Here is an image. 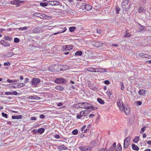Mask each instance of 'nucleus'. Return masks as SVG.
I'll return each mask as SVG.
<instances>
[{
    "label": "nucleus",
    "mask_w": 151,
    "mask_h": 151,
    "mask_svg": "<svg viewBox=\"0 0 151 151\" xmlns=\"http://www.w3.org/2000/svg\"><path fill=\"white\" fill-rule=\"evenodd\" d=\"M131 138L130 137H128L125 138L124 140V146L125 148H128L130 145V140Z\"/></svg>",
    "instance_id": "nucleus-1"
},
{
    "label": "nucleus",
    "mask_w": 151,
    "mask_h": 151,
    "mask_svg": "<svg viewBox=\"0 0 151 151\" xmlns=\"http://www.w3.org/2000/svg\"><path fill=\"white\" fill-rule=\"evenodd\" d=\"M117 106L119 107L120 110L121 111H123L124 109V106L123 102L120 99H119L117 101Z\"/></svg>",
    "instance_id": "nucleus-2"
},
{
    "label": "nucleus",
    "mask_w": 151,
    "mask_h": 151,
    "mask_svg": "<svg viewBox=\"0 0 151 151\" xmlns=\"http://www.w3.org/2000/svg\"><path fill=\"white\" fill-rule=\"evenodd\" d=\"M58 65H52L48 68L49 70L51 72H53L55 70L57 71H59V69L58 68Z\"/></svg>",
    "instance_id": "nucleus-3"
},
{
    "label": "nucleus",
    "mask_w": 151,
    "mask_h": 151,
    "mask_svg": "<svg viewBox=\"0 0 151 151\" xmlns=\"http://www.w3.org/2000/svg\"><path fill=\"white\" fill-rule=\"evenodd\" d=\"M41 30V28L40 27H36L34 29L31 28L30 30V32L33 33H39Z\"/></svg>",
    "instance_id": "nucleus-4"
},
{
    "label": "nucleus",
    "mask_w": 151,
    "mask_h": 151,
    "mask_svg": "<svg viewBox=\"0 0 151 151\" xmlns=\"http://www.w3.org/2000/svg\"><path fill=\"white\" fill-rule=\"evenodd\" d=\"M55 82L57 83H65L66 82V80L63 78H58L55 80Z\"/></svg>",
    "instance_id": "nucleus-5"
},
{
    "label": "nucleus",
    "mask_w": 151,
    "mask_h": 151,
    "mask_svg": "<svg viewBox=\"0 0 151 151\" xmlns=\"http://www.w3.org/2000/svg\"><path fill=\"white\" fill-rule=\"evenodd\" d=\"M79 149L81 151H91V148L88 146H82L79 147Z\"/></svg>",
    "instance_id": "nucleus-6"
},
{
    "label": "nucleus",
    "mask_w": 151,
    "mask_h": 151,
    "mask_svg": "<svg viewBox=\"0 0 151 151\" xmlns=\"http://www.w3.org/2000/svg\"><path fill=\"white\" fill-rule=\"evenodd\" d=\"M33 16L35 17H40L41 19H44L47 16L43 14L40 13H36L33 14Z\"/></svg>",
    "instance_id": "nucleus-7"
},
{
    "label": "nucleus",
    "mask_w": 151,
    "mask_h": 151,
    "mask_svg": "<svg viewBox=\"0 0 151 151\" xmlns=\"http://www.w3.org/2000/svg\"><path fill=\"white\" fill-rule=\"evenodd\" d=\"M23 1H20L19 0H14L10 2V3L13 5H16L18 6L20 5V4L23 2Z\"/></svg>",
    "instance_id": "nucleus-8"
},
{
    "label": "nucleus",
    "mask_w": 151,
    "mask_h": 151,
    "mask_svg": "<svg viewBox=\"0 0 151 151\" xmlns=\"http://www.w3.org/2000/svg\"><path fill=\"white\" fill-rule=\"evenodd\" d=\"M40 82V80L38 78H34L32 79V85L35 86Z\"/></svg>",
    "instance_id": "nucleus-9"
},
{
    "label": "nucleus",
    "mask_w": 151,
    "mask_h": 151,
    "mask_svg": "<svg viewBox=\"0 0 151 151\" xmlns=\"http://www.w3.org/2000/svg\"><path fill=\"white\" fill-rule=\"evenodd\" d=\"M73 46L72 45H65L63 46V50L64 51L69 50L72 49Z\"/></svg>",
    "instance_id": "nucleus-10"
},
{
    "label": "nucleus",
    "mask_w": 151,
    "mask_h": 151,
    "mask_svg": "<svg viewBox=\"0 0 151 151\" xmlns=\"http://www.w3.org/2000/svg\"><path fill=\"white\" fill-rule=\"evenodd\" d=\"M95 73L105 72L107 71V69L102 68H96Z\"/></svg>",
    "instance_id": "nucleus-11"
},
{
    "label": "nucleus",
    "mask_w": 151,
    "mask_h": 151,
    "mask_svg": "<svg viewBox=\"0 0 151 151\" xmlns=\"http://www.w3.org/2000/svg\"><path fill=\"white\" fill-rule=\"evenodd\" d=\"M92 45L94 46L99 47L103 45V43L101 42L94 41L92 42Z\"/></svg>",
    "instance_id": "nucleus-12"
},
{
    "label": "nucleus",
    "mask_w": 151,
    "mask_h": 151,
    "mask_svg": "<svg viewBox=\"0 0 151 151\" xmlns=\"http://www.w3.org/2000/svg\"><path fill=\"white\" fill-rule=\"evenodd\" d=\"M123 111H124V113L127 115H128L130 113V108L128 106H124Z\"/></svg>",
    "instance_id": "nucleus-13"
},
{
    "label": "nucleus",
    "mask_w": 151,
    "mask_h": 151,
    "mask_svg": "<svg viewBox=\"0 0 151 151\" xmlns=\"http://www.w3.org/2000/svg\"><path fill=\"white\" fill-rule=\"evenodd\" d=\"M60 30L58 31L57 32L54 33L52 34V35H55L60 33H63L65 32L67 30L66 28V27H64L63 28H60Z\"/></svg>",
    "instance_id": "nucleus-14"
},
{
    "label": "nucleus",
    "mask_w": 151,
    "mask_h": 151,
    "mask_svg": "<svg viewBox=\"0 0 151 151\" xmlns=\"http://www.w3.org/2000/svg\"><path fill=\"white\" fill-rule=\"evenodd\" d=\"M82 7L83 9H84L86 11L90 10L92 8L91 6L89 4H87L83 6Z\"/></svg>",
    "instance_id": "nucleus-15"
},
{
    "label": "nucleus",
    "mask_w": 151,
    "mask_h": 151,
    "mask_svg": "<svg viewBox=\"0 0 151 151\" xmlns=\"http://www.w3.org/2000/svg\"><path fill=\"white\" fill-rule=\"evenodd\" d=\"M90 111L88 110H85L83 111H81L80 113L81 115L82 114L83 116H86L89 113Z\"/></svg>",
    "instance_id": "nucleus-16"
},
{
    "label": "nucleus",
    "mask_w": 151,
    "mask_h": 151,
    "mask_svg": "<svg viewBox=\"0 0 151 151\" xmlns=\"http://www.w3.org/2000/svg\"><path fill=\"white\" fill-rule=\"evenodd\" d=\"M138 93L139 95L141 96H146L145 91L144 89H140L139 90Z\"/></svg>",
    "instance_id": "nucleus-17"
},
{
    "label": "nucleus",
    "mask_w": 151,
    "mask_h": 151,
    "mask_svg": "<svg viewBox=\"0 0 151 151\" xmlns=\"http://www.w3.org/2000/svg\"><path fill=\"white\" fill-rule=\"evenodd\" d=\"M0 43L4 46H9L10 45V44L9 43L4 40H1Z\"/></svg>",
    "instance_id": "nucleus-18"
},
{
    "label": "nucleus",
    "mask_w": 151,
    "mask_h": 151,
    "mask_svg": "<svg viewBox=\"0 0 151 151\" xmlns=\"http://www.w3.org/2000/svg\"><path fill=\"white\" fill-rule=\"evenodd\" d=\"M26 99H35L37 100H38L40 99V98L39 97L35 96H30L29 97L26 98Z\"/></svg>",
    "instance_id": "nucleus-19"
},
{
    "label": "nucleus",
    "mask_w": 151,
    "mask_h": 151,
    "mask_svg": "<svg viewBox=\"0 0 151 151\" xmlns=\"http://www.w3.org/2000/svg\"><path fill=\"white\" fill-rule=\"evenodd\" d=\"M122 7L123 10L126 11L129 10L130 7V5H123L122 6Z\"/></svg>",
    "instance_id": "nucleus-20"
},
{
    "label": "nucleus",
    "mask_w": 151,
    "mask_h": 151,
    "mask_svg": "<svg viewBox=\"0 0 151 151\" xmlns=\"http://www.w3.org/2000/svg\"><path fill=\"white\" fill-rule=\"evenodd\" d=\"M12 118L13 119H22V115L12 116Z\"/></svg>",
    "instance_id": "nucleus-21"
},
{
    "label": "nucleus",
    "mask_w": 151,
    "mask_h": 151,
    "mask_svg": "<svg viewBox=\"0 0 151 151\" xmlns=\"http://www.w3.org/2000/svg\"><path fill=\"white\" fill-rule=\"evenodd\" d=\"M90 104L88 103L87 102H83V108L86 109H88L89 106Z\"/></svg>",
    "instance_id": "nucleus-22"
},
{
    "label": "nucleus",
    "mask_w": 151,
    "mask_h": 151,
    "mask_svg": "<svg viewBox=\"0 0 151 151\" xmlns=\"http://www.w3.org/2000/svg\"><path fill=\"white\" fill-rule=\"evenodd\" d=\"M116 143L114 142L113 143V144L112 146H111L110 147L109 149V150H108L109 151H114L115 149V147L116 146Z\"/></svg>",
    "instance_id": "nucleus-23"
},
{
    "label": "nucleus",
    "mask_w": 151,
    "mask_h": 151,
    "mask_svg": "<svg viewBox=\"0 0 151 151\" xmlns=\"http://www.w3.org/2000/svg\"><path fill=\"white\" fill-rule=\"evenodd\" d=\"M59 150H65L67 149V147L63 145L59 146L58 147Z\"/></svg>",
    "instance_id": "nucleus-24"
},
{
    "label": "nucleus",
    "mask_w": 151,
    "mask_h": 151,
    "mask_svg": "<svg viewBox=\"0 0 151 151\" xmlns=\"http://www.w3.org/2000/svg\"><path fill=\"white\" fill-rule=\"evenodd\" d=\"M132 148L134 150H139V147L135 145L134 144H132Z\"/></svg>",
    "instance_id": "nucleus-25"
},
{
    "label": "nucleus",
    "mask_w": 151,
    "mask_h": 151,
    "mask_svg": "<svg viewBox=\"0 0 151 151\" xmlns=\"http://www.w3.org/2000/svg\"><path fill=\"white\" fill-rule=\"evenodd\" d=\"M14 55V53L12 52H9L7 54L5 55V56L6 57H10Z\"/></svg>",
    "instance_id": "nucleus-26"
},
{
    "label": "nucleus",
    "mask_w": 151,
    "mask_h": 151,
    "mask_svg": "<svg viewBox=\"0 0 151 151\" xmlns=\"http://www.w3.org/2000/svg\"><path fill=\"white\" fill-rule=\"evenodd\" d=\"M55 88L56 89L59 90L60 91H62L63 89V87L60 86H56L55 87Z\"/></svg>",
    "instance_id": "nucleus-27"
},
{
    "label": "nucleus",
    "mask_w": 151,
    "mask_h": 151,
    "mask_svg": "<svg viewBox=\"0 0 151 151\" xmlns=\"http://www.w3.org/2000/svg\"><path fill=\"white\" fill-rule=\"evenodd\" d=\"M16 84L17 87L19 88L23 87L25 86L24 83H17Z\"/></svg>",
    "instance_id": "nucleus-28"
},
{
    "label": "nucleus",
    "mask_w": 151,
    "mask_h": 151,
    "mask_svg": "<svg viewBox=\"0 0 151 151\" xmlns=\"http://www.w3.org/2000/svg\"><path fill=\"white\" fill-rule=\"evenodd\" d=\"M45 129L43 128H40L37 130L38 132L41 134H42L45 131Z\"/></svg>",
    "instance_id": "nucleus-29"
},
{
    "label": "nucleus",
    "mask_w": 151,
    "mask_h": 151,
    "mask_svg": "<svg viewBox=\"0 0 151 151\" xmlns=\"http://www.w3.org/2000/svg\"><path fill=\"white\" fill-rule=\"evenodd\" d=\"M95 68H87V70L89 71L95 72Z\"/></svg>",
    "instance_id": "nucleus-30"
},
{
    "label": "nucleus",
    "mask_w": 151,
    "mask_h": 151,
    "mask_svg": "<svg viewBox=\"0 0 151 151\" xmlns=\"http://www.w3.org/2000/svg\"><path fill=\"white\" fill-rule=\"evenodd\" d=\"M97 100L98 102L101 104H102L104 103V100L100 98H98Z\"/></svg>",
    "instance_id": "nucleus-31"
},
{
    "label": "nucleus",
    "mask_w": 151,
    "mask_h": 151,
    "mask_svg": "<svg viewBox=\"0 0 151 151\" xmlns=\"http://www.w3.org/2000/svg\"><path fill=\"white\" fill-rule=\"evenodd\" d=\"M129 0H125L123 2H122V6L125 5H129Z\"/></svg>",
    "instance_id": "nucleus-32"
},
{
    "label": "nucleus",
    "mask_w": 151,
    "mask_h": 151,
    "mask_svg": "<svg viewBox=\"0 0 151 151\" xmlns=\"http://www.w3.org/2000/svg\"><path fill=\"white\" fill-rule=\"evenodd\" d=\"M48 3H46V2H45V3H42V2H41V3H40V5L42 6V7H45V6H47L48 5Z\"/></svg>",
    "instance_id": "nucleus-33"
},
{
    "label": "nucleus",
    "mask_w": 151,
    "mask_h": 151,
    "mask_svg": "<svg viewBox=\"0 0 151 151\" xmlns=\"http://www.w3.org/2000/svg\"><path fill=\"white\" fill-rule=\"evenodd\" d=\"M82 54V52L81 51H77L75 53V55H76L81 56Z\"/></svg>",
    "instance_id": "nucleus-34"
},
{
    "label": "nucleus",
    "mask_w": 151,
    "mask_h": 151,
    "mask_svg": "<svg viewBox=\"0 0 151 151\" xmlns=\"http://www.w3.org/2000/svg\"><path fill=\"white\" fill-rule=\"evenodd\" d=\"M76 27H70L69 28V30L70 32H72L74 31L75 30Z\"/></svg>",
    "instance_id": "nucleus-35"
},
{
    "label": "nucleus",
    "mask_w": 151,
    "mask_h": 151,
    "mask_svg": "<svg viewBox=\"0 0 151 151\" xmlns=\"http://www.w3.org/2000/svg\"><path fill=\"white\" fill-rule=\"evenodd\" d=\"M122 147L121 145L119 144L118 145L115 151H122Z\"/></svg>",
    "instance_id": "nucleus-36"
},
{
    "label": "nucleus",
    "mask_w": 151,
    "mask_h": 151,
    "mask_svg": "<svg viewBox=\"0 0 151 151\" xmlns=\"http://www.w3.org/2000/svg\"><path fill=\"white\" fill-rule=\"evenodd\" d=\"M7 82L9 83H13L14 82H16L17 81V80L13 81L10 79H8L7 80Z\"/></svg>",
    "instance_id": "nucleus-37"
},
{
    "label": "nucleus",
    "mask_w": 151,
    "mask_h": 151,
    "mask_svg": "<svg viewBox=\"0 0 151 151\" xmlns=\"http://www.w3.org/2000/svg\"><path fill=\"white\" fill-rule=\"evenodd\" d=\"M27 29V27H20L19 28H18V30H26Z\"/></svg>",
    "instance_id": "nucleus-38"
},
{
    "label": "nucleus",
    "mask_w": 151,
    "mask_h": 151,
    "mask_svg": "<svg viewBox=\"0 0 151 151\" xmlns=\"http://www.w3.org/2000/svg\"><path fill=\"white\" fill-rule=\"evenodd\" d=\"M88 109L91 110H95V108L93 106H90V105L89 106Z\"/></svg>",
    "instance_id": "nucleus-39"
},
{
    "label": "nucleus",
    "mask_w": 151,
    "mask_h": 151,
    "mask_svg": "<svg viewBox=\"0 0 151 151\" xmlns=\"http://www.w3.org/2000/svg\"><path fill=\"white\" fill-rule=\"evenodd\" d=\"M139 140V137H136L134 139L133 142L135 143H137Z\"/></svg>",
    "instance_id": "nucleus-40"
},
{
    "label": "nucleus",
    "mask_w": 151,
    "mask_h": 151,
    "mask_svg": "<svg viewBox=\"0 0 151 151\" xmlns=\"http://www.w3.org/2000/svg\"><path fill=\"white\" fill-rule=\"evenodd\" d=\"M90 126H91V125L90 124L88 125L86 129H85V130H84V131L83 132L84 133L86 132H87V131H88V130L89 129L90 127Z\"/></svg>",
    "instance_id": "nucleus-41"
},
{
    "label": "nucleus",
    "mask_w": 151,
    "mask_h": 151,
    "mask_svg": "<svg viewBox=\"0 0 151 151\" xmlns=\"http://www.w3.org/2000/svg\"><path fill=\"white\" fill-rule=\"evenodd\" d=\"M73 106L74 108H80L79 103L76 104L74 105Z\"/></svg>",
    "instance_id": "nucleus-42"
},
{
    "label": "nucleus",
    "mask_w": 151,
    "mask_h": 151,
    "mask_svg": "<svg viewBox=\"0 0 151 151\" xmlns=\"http://www.w3.org/2000/svg\"><path fill=\"white\" fill-rule=\"evenodd\" d=\"M83 115H82V114H81H81H80V113L79 114H78L76 116V117L77 119H81V118L83 117Z\"/></svg>",
    "instance_id": "nucleus-43"
},
{
    "label": "nucleus",
    "mask_w": 151,
    "mask_h": 151,
    "mask_svg": "<svg viewBox=\"0 0 151 151\" xmlns=\"http://www.w3.org/2000/svg\"><path fill=\"white\" fill-rule=\"evenodd\" d=\"M78 133V130L77 129H75L73 131L72 133L74 135L77 134Z\"/></svg>",
    "instance_id": "nucleus-44"
},
{
    "label": "nucleus",
    "mask_w": 151,
    "mask_h": 151,
    "mask_svg": "<svg viewBox=\"0 0 151 151\" xmlns=\"http://www.w3.org/2000/svg\"><path fill=\"white\" fill-rule=\"evenodd\" d=\"M146 128V127H145L142 128L141 130L140 131V133L141 134H142L145 131Z\"/></svg>",
    "instance_id": "nucleus-45"
},
{
    "label": "nucleus",
    "mask_w": 151,
    "mask_h": 151,
    "mask_svg": "<svg viewBox=\"0 0 151 151\" xmlns=\"http://www.w3.org/2000/svg\"><path fill=\"white\" fill-rule=\"evenodd\" d=\"M131 34H130L129 33H127L124 36V37H129L131 36Z\"/></svg>",
    "instance_id": "nucleus-46"
},
{
    "label": "nucleus",
    "mask_w": 151,
    "mask_h": 151,
    "mask_svg": "<svg viewBox=\"0 0 151 151\" xmlns=\"http://www.w3.org/2000/svg\"><path fill=\"white\" fill-rule=\"evenodd\" d=\"M1 115L3 117H5L6 118H7V114L4 113L2 112L1 113Z\"/></svg>",
    "instance_id": "nucleus-47"
},
{
    "label": "nucleus",
    "mask_w": 151,
    "mask_h": 151,
    "mask_svg": "<svg viewBox=\"0 0 151 151\" xmlns=\"http://www.w3.org/2000/svg\"><path fill=\"white\" fill-rule=\"evenodd\" d=\"M116 12L117 14H119L120 11V9L118 7L116 6Z\"/></svg>",
    "instance_id": "nucleus-48"
},
{
    "label": "nucleus",
    "mask_w": 151,
    "mask_h": 151,
    "mask_svg": "<svg viewBox=\"0 0 151 151\" xmlns=\"http://www.w3.org/2000/svg\"><path fill=\"white\" fill-rule=\"evenodd\" d=\"M145 58H151V56L150 55H148L146 54H145Z\"/></svg>",
    "instance_id": "nucleus-49"
},
{
    "label": "nucleus",
    "mask_w": 151,
    "mask_h": 151,
    "mask_svg": "<svg viewBox=\"0 0 151 151\" xmlns=\"http://www.w3.org/2000/svg\"><path fill=\"white\" fill-rule=\"evenodd\" d=\"M47 3H48V4L50 5H55L54 1H48Z\"/></svg>",
    "instance_id": "nucleus-50"
},
{
    "label": "nucleus",
    "mask_w": 151,
    "mask_h": 151,
    "mask_svg": "<svg viewBox=\"0 0 151 151\" xmlns=\"http://www.w3.org/2000/svg\"><path fill=\"white\" fill-rule=\"evenodd\" d=\"M19 39L17 38H15L14 40V42L16 43H18L19 42Z\"/></svg>",
    "instance_id": "nucleus-51"
},
{
    "label": "nucleus",
    "mask_w": 151,
    "mask_h": 151,
    "mask_svg": "<svg viewBox=\"0 0 151 151\" xmlns=\"http://www.w3.org/2000/svg\"><path fill=\"white\" fill-rule=\"evenodd\" d=\"M145 53H140L139 54V56L142 58H145Z\"/></svg>",
    "instance_id": "nucleus-52"
},
{
    "label": "nucleus",
    "mask_w": 151,
    "mask_h": 151,
    "mask_svg": "<svg viewBox=\"0 0 151 151\" xmlns=\"http://www.w3.org/2000/svg\"><path fill=\"white\" fill-rule=\"evenodd\" d=\"M12 93V95H16L17 94V92L15 91H14L13 92H11Z\"/></svg>",
    "instance_id": "nucleus-53"
},
{
    "label": "nucleus",
    "mask_w": 151,
    "mask_h": 151,
    "mask_svg": "<svg viewBox=\"0 0 151 151\" xmlns=\"http://www.w3.org/2000/svg\"><path fill=\"white\" fill-rule=\"evenodd\" d=\"M5 94L6 95H12V93H11V92H8V91L6 92L5 93Z\"/></svg>",
    "instance_id": "nucleus-54"
},
{
    "label": "nucleus",
    "mask_w": 151,
    "mask_h": 151,
    "mask_svg": "<svg viewBox=\"0 0 151 151\" xmlns=\"http://www.w3.org/2000/svg\"><path fill=\"white\" fill-rule=\"evenodd\" d=\"M32 132L35 134L38 132L37 130V129H33L32 131Z\"/></svg>",
    "instance_id": "nucleus-55"
},
{
    "label": "nucleus",
    "mask_w": 151,
    "mask_h": 151,
    "mask_svg": "<svg viewBox=\"0 0 151 151\" xmlns=\"http://www.w3.org/2000/svg\"><path fill=\"white\" fill-rule=\"evenodd\" d=\"M106 93L107 94L108 97H109V98H110V97L111 95V92L110 91H107Z\"/></svg>",
    "instance_id": "nucleus-56"
},
{
    "label": "nucleus",
    "mask_w": 151,
    "mask_h": 151,
    "mask_svg": "<svg viewBox=\"0 0 151 151\" xmlns=\"http://www.w3.org/2000/svg\"><path fill=\"white\" fill-rule=\"evenodd\" d=\"M10 65V63L8 62H7L4 63V65L5 66H8L9 65Z\"/></svg>",
    "instance_id": "nucleus-57"
},
{
    "label": "nucleus",
    "mask_w": 151,
    "mask_h": 151,
    "mask_svg": "<svg viewBox=\"0 0 151 151\" xmlns=\"http://www.w3.org/2000/svg\"><path fill=\"white\" fill-rule=\"evenodd\" d=\"M80 108H83V102L79 103Z\"/></svg>",
    "instance_id": "nucleus-58"
},
{
    "label": "nucleus",
    "mask_w": 151,
    "mask_h": 151,
    "mask_svg": "<svg viewBox=\"0 0 151 151\" xmlns=\"http://www.w3.org/2000/svg\"><path fill=\"white\" fill-rule=\"evenodd\" d=\"M37 119V118L35 116L32 117H31L30 118V120H35Z\"/></svg>",
    "instance_id": "nucleus-59"
},
{
    "label": "nucleus",
    "mask_w": 151,
    "mask_h": 151,
    "mask_svg": "<svg viewBox=\"0 0 151 151\" xmlns=\"http://www.w3.org/2000/svg\"><path fill=\"white\" fill-rule=\"evenodd\" d=\"M144 27L140 25L139 27V31H142L144 29Z\"/></svg>",
    "instance_id": "nucleus-60"
},
{
    "label": "nucleus",
    "mask_w": 151,
    "mask_h": 151,
    "mask_svg": "<svg viewBox=\"0 0 151 151\" xmlns=\"http://www.w3.org/2000/svg\"><path fill=\"white\" fill-rule=\"evenodd\" d=\"M96 31L97 33L99 34H100L102 32V31L100 29H97Z\"/></svg>",
    "instance_id": "nucleus-61"
},
{
    "label": "nucleus",
    "mask_w": 151,
    "mask_h": 151,
    "mask_svg": "<svg viewBox=\"0 0 151 151\" xmlns=\"http://www.w3.org/2000/svg\"><path fill=\"white\" fill-rule=\"evenodd\" d=\"M86 125H84L83 127L81 129V130L82 132H83L86 128Z\"/></svg>",
    "instance_id": "nucleus-62"
},
{
    "label": "nucleus",
    "mask_w": 151,
    "mask_h": 151,
    "mask_svg": "<svg viewBox=\"0 0 151 151\" xmlns=\"http://www.w3.org/2000/svg\"><path fill=\"white\" fill-rule=\"evenodd\" d=\"M55 5H58L60 4V3L59 1H54Z\"/></svg>",
    "instance_id": "nucleus-63"
},
{
    "label": "nucleus",
    "mask_w": 151,
    "mask_h": 151,
    "mask_svg": "<svg viewBox=\"0 0 151 151\" xmlns=\"http://www.w3.org/2000/svg\"><path fill=\"white\" fill-rule=\"evenodd\" d=\"M136 103H137V105H139V106L141 105L142 104V102L140 101H137L136 102Z\"/></svg>",
    "instance_id": "nucleus-64"
}]
</instances>
